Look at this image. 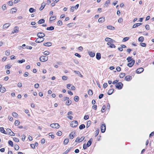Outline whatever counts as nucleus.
I'll return each mask as SVG.
<instances>
[{
	"instance_id": "a211bd4d",
	"label": "nucleus",
	"mask_w": 154,
	"mask_h": 154,
	"mask_svg": "<svg viewBox=\"0 0 154 154\" xmlns=\"http://www.w3.org/2000/svg\"><path fill=\"white\" fill-rule=\"evenodd\" d=\"M101 57V54L99 53H97L96 54V58L98 60H99L100 59Z\"/></svg>"
},
{
	"instance_id": "5fc2aeb1",
	"label": "nucleus",
	"mask_w": 154,
	"mask_h": 154,
	"mask_svg": "<svg viewBox=\"0 0 154 154\" xmlns=\"http://www.w3.org/2000/svg\"><path fill=\"white\" fill-rule=\"evenodd\" d=\"M50 54V52L48 51H45L44 52V54L46 55H48Z\"/></svg>"
},
{
	"instance_id": "c85d7f7f",
	"label": "nucleus",
	"mask_w": 154,
	"mask_h": 154,
	"mask_svg": "<svg viewBox=\"0 0 154 154\" xmlns=\"http://www.w3.org/2000/svg\"><path fill=\"white\" fill-rule=\"evenodd\" d=\"M144 40V38L143 36L140 37L138 39V40L140 42H143V41Z\"/></svg>"
},
{
	"instance_id": "dca6fc26",
	"label": "nucleus",
	"mask_w": 154,
	"mask_h": 154,
	"mask_svg": "<svg viewBox=\"0 0 154 154\" xmlns=\"http://www.w3.org/2000/svg\"><path fill=\"white\" fill-rule=\"evenodd\" d=\"M43 45L45 46L49 47L50 46L52 45V43L51 42H48L44 43Z\"/></svg>"
},
{
	"instance_id": "a19ab883",
	"label": "nucleus",
	"mask_w": 154,
	"mask_h": 154,
	"mask_svg": "<svg viewBox=\"0 0 154 154\" xmlns=\"http://www.w3.org/2000/svg\"><path fill=\"white\" fill-rule=\"evenodd\" d=\"M133 59L131 58V57H129L127 58V60L128 61V62H129L130 61H131Z\"/></svg>"
},
{
	"instance_id": "6e6552de",
	"label": "nucleus",
	"mask_w": 154,
	"mask_h": 154,
	"mask_svg": "<svg viewBox=\"0 0 154 154\" xmlns=\"http://www.w3.org/2000/svg\"><path fill=\"white\" fill-rule=\"evenodd\" d=\"M42 38H40V37H39L37 38V39L36 40L35 42L36 43H40L42 42L44 40V38H42V40H41Z\"/></svg>"
},
{
	"instance_id": "b1692460",
	"label": "nucleus",
	"mask_w": 154,
	"mask_h": 154,
	"mask_svg": "<svg viewBox=\"0 0 154 154\" xmlns=\"http://www.w3.org/2000/svg\"><path fill=\"white\" fill-rule=\"evenodd\" d=\"M54 29V27L53 26H51L49 27H47L46 29L48 30L52 31Z\"/></svg>"
},
{
	"instance_id": "f704fd0d",
	"label": "nucleus",
	"mask_w": 154,
	"mask_h": 154,
	"mask_svg": "<svg viewBox=\"0 0 154 154\" xmlns=\"http://www.w3.org/2000/svg\"><path fill=\"white\" fill-rule=\"evenodd\" d=\"M125 73H122L120 74L119 77L121 78H122L125 76Z\"/></svg>"
},
{
	"instance_id": "aec40b11",
	"label": "nucleus",
	"mask_w": 154,
	"mask_h": 154,
	"mask_svg": "<svg viewBox=\"0 0 154 154\" xmlns=\"http://www.w3.org/2000/svg\"><path fill=\"white\" fill-rule=\"evenodd\" d=\"M107 29H111L112 30H114L115 29V27L111 25H109L107 26Z\"/></svg>"
},
{
	"instance_id": "1a4fd4ad",
	"label": "nucleus",
	"mask_w": 154,
	"mask_h": 154,
	"mask_svg": "<svg viewBox=\"0 0 154 154\" xmlns=\"http://www.w3.org/2000/svg\"><path fill=\"white\" fill-rule=\"evenodd\" d=\"M135 62V60H133L131 63H129L128 64L127 66L129 67H131L134 65Z\"/></svg>"
},
{
	"instance_id": "4468645a",
	"label": "nucleus",
	"mask_w": 154,
	"mask_h": 154,
	"mask_svg": "<svg viewBox=\"0 0 154 154\" xmlns=\"http://www.w3.org/2000/svg\"><path fill=\"white\" fill-rule=\"evenodd\" d=\"M105 21V17H102L100 18L98 20V22L100 23H102L104 22Z\"/></svg>"
},
{
	"instance_id": "4d7b16f0",
	"label": "nucleus",
	"mask_w": 154,
	"mask_h": 154,
	"mask_svg": "<svg viewBox=\"0 0 154 154\" xmlns=\"http://www.w3.org/2000/svg\"><path fill=\"white\" fill-rule=\"evenodd\" d=\"M12 116L14 117H16L18 115L16 113L14 112L12 113Z\"/></svg>"
},
{
	"instance_id": "6ab92c4d",
	"label": "nucleus",
	"mask_w": 154,
	"mask_h": 154,
	"mask_svg": "<svg viewBox=\"0 0 154 154\" xmlns=\"http://www.w3.org/2000/svg\"><path fill=\"white\" fill-rule=\"evenodd\" d=\"M46 4L44 2H43L42 4L41 7L39 8V10L40 11H42L44 8Z\"/></svg>"
},
{
	"instance_id": "603ef678",
	"label": "nucleus",
	"mask_w": 154,
	"mask_h": 154,
	"mask_svg": "<svg viewBox=\"0 0 154 154\" xmlns=\"http://www.w3.org/2000/svg\"><path fill=\"white\" fill-rule=\"evenodd\" d=\"M99 129H97L96 131H95V137H97L98 135V134L99 133Z\"/></svg>"
},
{
	"instance_id": "e2e57ef3",
	"label": "nucleus",
	"mask_w": 154,
	"mask_h": 154,
	"mask_svg": "<svg viewBox=\"0 0 154 154\" xmlns=\"http://www.w3.org/2000/svg\"><path fill=\"white\" fill-rule=\"evenodd\" d=\"M75 142H81V141H80L79 138L77 137L75 140Z\"/></svg>"
},
{
	"instance_id": "49530a36",
	"label": "nucleus",
	"mask_w": 154,
	"mask_h": 154,
	"mask_svg": "<svg viewBox=\"0 0 154 154\" xmlns=\"http://www.w3.org/2000/svg\"><path fill=\"white\" fill-rule=\"evenodd\" d=\"M11 66H10L9 64H7L5 66V69H8L11 68Z\"/></svg>"
},
{
	"instance_id": "72a5a7b5",
	"label": "nucleus",
	"mask_w": 154,
	"mask_h": 154,
	"mask_svg": "<svg viewBox=\"0 0 154 154\" xmlns=\"http://www.w3.org/2000/svg\"><path fill=\"white\" fill-rule=\"evenodd\" d=\"M56 17L54 16L51 17L50 18V21L51 22V21L55 20L56 19Z\"/></svg>"
},
{
	"instance_id": "f8f14e48",
	"label": "nucleus",
	"mask_w": 154,
	"mask_h": 154,
	"mask_svg": "<svg viewBox=\"0 0 154 154\" xmlns=\"http://www.w3.org/2000/svg\"><path fill=\"white\" fill-rule=\"evenodd\" d=\"M132 79L131 76L130 75H127L125 78V79L126 81H129Z\"/></svg>"
},
{
	"instance_id": "338daca9",
	"label": "nucleus",
	"mask_w": 154,
	"mask_h": 154,
	"mask_svg": "<svg viewBox=\"0 0 154 154\" xmlns=\"http://www.w3.org/2000/svg\"><path fill=\"white\" fill-rule=\"evenodd\" d=\"M103 94H100L99 96V99H101L102 98H103Z\"/></svg>"
},
{
	"instance_id": "c03bdc74",
	"label": "nucleus",
	"mask_w": 154,
	"mask_h": 154,
	"mask_svg": "<svg viewBox=\"0 0 154 154\" xmlns=\"http://www.w3.org/2000/svg\"><path fill=\"white\" fill-rule=\"evenodd\" d=\"M53 133L51 132L48 135L49 136H51V138L52 139H54V136L52 134Z\"/></svg>"
},
{
	"instance_id": "052dcab7",
	"label": "nucleus",
	"mask_w": 154,
	"mask_h": 154,
	"mask_svg": "<svg viewBox=\"0 0 154 154\" xmlns=\"http://www.w3.org/2000/svg\"><path fill=\"white\" fill-rule=\"evenodd\" d=\"M2 9L3 10V11L5 10L6 8V5H4L2 7Z\"/></svg>"
},
{
	"instance_id": "37998d69",
	"label": "nucleus",
	"mask_w": 154,
	"mask_h": 154,
	"mask_svg": "<svg viewBox=\"0 0 154 154\" xmlns=\"http://www.w3.org/2000/svg\"><path fill=\"white\" fill-rule=\"evenodd\" d=\"M62 24V22L60 20H59L57 22V25L58 26H61Z\"/></svg>"
},
{
	"instance_id": "0e129e2a",
	"label": "nucleus",
	"mask_w": 154,
	"mask_h": 154,
	"mask_svg": "<svg viewBox=\"0 0 154 154\" xmlns=\"http://www.w3.org/2000/svg\"><path fill=\"white\" fill-rule=\"evenodd\" d=\"M21 136L22 137V139L23 141H24L25 140L26 136L24 135H23Z\"/></svg>"
},
{
	"instance_id": "a878e982",
	"label": "nucleus",
	"mask_w": 154,
	"mask_h": 154,
	"mask_svg": "<svg viewBox=\"0 0 154 154\" xmlns=\"http://www.w3.org/2000/svg\"><path fill=\"white\" fill-rule=\"evenodd\" d=\"M29 12L31 13H33L36 11V10L33 8H30L29 9Z\"/></svg>"
},
{
	"instance_id": "473e14b6",
	"label": "nucleus",
	"mask_w": 154,
	"mask_h": 154,
	"mask_svg": "<svg viewBox=\"0 0 154 154\" xmlns=\"http://www.w3.org/2000/svg\"><path fill=\"white\" fill-rule=\"evenodd\" d=\"M69 142V139H65L64 141L63 144L66 145Z\"/></svg>"
},
{
	"instance_id": "5701e85b",
	"label": "nucleus",
	"mask_w": 154,
	"mask_h": 154,
	"mask_svg": "<svg viewBox=\"0 0 154 154\" xmlns=\"http://www.w3.org/2000/svg\"><path fill=\"white\" fill-rule=\"evenodd\" d=\"M114 91V89H109L108 91L107 94L109 95H110L113 93Z\"/></svg>"
},
{
	"instance_id": "0eeeda50",
	"label": "nucleus",
	"mask_w": 154,
	"mask_h": 154,
	"mask_svg": "<svg viewBox=\"0 0 154 154\" xmlns=\"http://www.w3.org/2000/svg\"><path fill=\"white\" fill-rule=\"evenodd\" d=\"M37 36L40 38H43V37L45 36V34L43 32H38L37 34Z\"/></svg>"
},
{
	"instance_id": "f03ea898",
	"label": "nucleus",
	"mask_w": 154,
	"mask_h": 154,
	"mask_svg": "<svg viewBox=\"0 0 154 154\" xmlns=\"http://www.w3.org/2000/svg\"><path fill=\"white\" fill-rule=\"evenodd\" d=\"M40 61L44 62L48 60V57L46 56H42L39 58Z\"/></svg>"
},
{
	"instance_id": "09e8293b",
	"label": "nucleus",
	"mask_w": 154,
	"mask_h": 154,
	"mask_svg": "<svg viewBox=\"0 0 154 154\" xmlns=\"http://www.w3.org/2000/svg\"><path fill=\"white\" fill-rule=\"evenodd\" d=\"M57 134L59 136H60L62 134V132L60 131H58L57 133Z\"/></svg>"
},
{
	"instance_id": "69168bd1",
	"label": "nucleus",
	"mask_w": 154,
	"mask_h": 154,
	"mask_svg": "<svg viewBox=\"0 0 154 154\" xmlns=\"http://www.w3.org/2000/svg\"><path fill=\"white\" fill-rule=\"evenodd\" d=\"M145 28L147 30H149L150 29L149 26V25H146L145 26Z\"/></svg>"
},
{
	"instance_id": "c9c22d12",
	"label": "nucleus",
	"mask_w": 154,
	"mask_h": 154,
	"mask_svg": "<svg viewBox=\"0 0 154 154\" xmlns=\"http://www.w3.org/2000/svg\"><path fill=\"white\" fill-rule=\"evenodd\" d=\"M72 103V101L71 100H68L66 102V104L67 105H69Z\"/></svg>"
},
{
	"instance_id": "f3484780",
	"label": "nucleus",
	"mask_w": 154,
	"mask_h": 154,
	"mask_svg": "<svg viewBox=\"0 0 154 154\" xmlns=\"http://www.w3.org/2000/svg\"><path fill=\"white\" fill-rule=\"evenodd\" d=\"M142 23H137L134 24L132 26V28H133L138 27V26L140 25H142Z\"/></svg>"
},
{
	"instance_id": "393cba45",
	"label": "nucleus",
	"mask_w": 154,
	"mask_h": 154,
	"mask_svg": "<svg viewBox=\"0 0 154 154\" xmlns=\"http://www.w3.org/2000/svg\"><path fill=\"white\" fill-rule=\"evenodd\" d=\"M89 55L91 57H93L95 55V53L94 52L92 51L89 52Z\"/></svg>"
},
{
	"instance_id": "20e7f679",
	"label": "nucleus",
	"mask_w": 154,
	"mask_h": 154,
	"mask_svg": "<svg viewBox=\"0 0 154 154\" xmlns=\"http://www.w3.org/2000/svg\"><path fill=\"white\" fill-rule=\"evenodd\" d=\"M78 125V122L77 121H72L70 124V126L73 127H76Z\"/></svg>"
},
{
	"instance_id": "e433bc0d",
	"label": "nucleus",
	"mask_w": 154,
	"mask_h": 154,
	"mask_svg": "<svg viewBox=\"0 0 154 154\" xmlns=\"http://www.w3.org/2000/svg\"><path fill=\"white\" fill-rule=\"evenodd\" d=\"M91 121H88L87 122V125H86V127L87 128H88L90 125H91Z\"/></svg>"
},
{
	"instance_id": "bb28decb",
	"label": "nucleus",
	"mask_w": 154,
	"mask_h": 154,
	"mask_svg": "<svg viewBox=\"0 0 154 154\" xmlns=\"http://www.w3.org/2000/svg\"><path fill=\"white\" fill-rule=\"evenodd\" d=\"M74 99L75 101L77 102L79 100V97L78 96H75L74 97Z\"/></svg>"
},
{
	"instance_id": "9b49d317",
	"label": "nucleus",
	"mask_w": 154,
	"mask_h": 154,
	"mask_svg": "<svg viewBox=\"0 0 154 154\" xmlns=\"http://www.w3.org/2000/svg\"><path fill=\"white\" fill-rule=\"evenodd\" d=\"M144 70V69L142 68H140L136 70V73L138 74L141 73L143 72Z\"/></svg>"
},
{
	"instance_id": "3c124183",
	"label": "nucleus",
	"mask_w": 154,
	"mask_h": 154,
	"mask_svg": "<svg viewBox=\"0 0 154 154\" xmlns=\"http://www.w3.org/2000/svg\"><path fill=\"white\" fill-rule=\"evenodd\" d=\"M129 38V37H126L124 38L123 39V42H126L127 41H128Z\"/></svg>"
},
{
	"instance_id": "774afa93",
	"label": "nucleus",
	"mask_w": 154,
	"mask_h": 154,
	"mask_svg": "<svg viewBox=\"0 0 154 154\" xmlns=\"http://www.w3.org/2000/svg\"><path fill=\"white\" fill-rule=\"evenodd\" d=\"M70 149L67 150L65 152H63L62 154H67V153L69 151Z\"/></svg>"
},
{
	"instance_id": "39448f33",
	"label": "nucleus",
	"mask_w": 154,
	"mask_h": 154,
	"mask_svg": "<svg viewBox=\"0 0 154 154\" xmlns=\"http://www.w3.org/2000/svg\"><path fill=\"white\" fill-rule=\"evenodd\" d=\"M6 131L8 132V134L9 135L11 136H14L15 135V134L13 132H12L10 129H7Z\"/></svg>"
},
{
	"instance_id": "8fccbe9b",
	"label": "nucleus",
	"mask_w": 154,
	"mask_h": 154,
	"mask_svg": "<svg viewBox=\"0 0 154 154\" xmlns=\"http://www.w3.org/2000/svg\"><path fill=\"white\" fill-rule=\"evenodd\" d=\"M13 140L15 142H18L19 141V139H18L17 138L15 137H14Z\"/></svg>"
},
{
	"instance_id": "cd10ccee",
	"label": "nucleus",
	"mask_w": 154,
	"mask_h": 154,
	"mask_svg": "<svg viewBox=\"0 0 154 154\" xmlns=\"http://www.w3.org/2000/svg\"><path fill=\"white\" fill-rule=\"evenodd\" d=\"M5 88L4 87H2L0 88V91L2 93H4L5 91Z\"/></svg>"
},
{
	"instance_id": "680f3d73",
	"label": "nucleus",
	"mask_w": 154,
	"mask_h": 154,
	"mask_svg": "<svg viewBox=\"0 0 154 154\" xmlns=\"http://www.w3.org/2000/svg\"><path fill=\"white\" fill-rule=\"evenodd\" d=\"M67 77L66 76H63L62 77V79L64 80H66L67 79Z\"/></svg>"
},
{
	"instance_id": "4be33fe9",
	"label": "nucleus",
	"mask_w": 154,
	"mask_h": 154,
	"mask_svg": "<svg viewBox=\"0 0 154 154\" xmlns=\"http://www.w3.org/2000/svg\"><path fill=\"white\" fill-rule=\"evenodd\" d=\"M10 24L9 23H7L4 24L3 26V29H5L8 27Z\"/></svg>"
},
{
	"instance_id": "412c9836",
	"label": "nucleus",
	"mask_w": 154,
	"mask_h": 154,
	"mask_svg": "<svg viewBox=\"0 0 154 154\" xmlns=\"http://www.w3.org/2000/svg\"><path fill=\"white\" fill-rule=\"evenodd\" d=\"M0 131L2 133H3L5 134H7V133L6 132L3 127H0Z\"/></svg>"
},
{
	"instance_id": "7ed1b4c3",
	"label": "nucleus",
	"mask_w": 154,
	"mask_h": 154,
	"mask_svg": "<svg viewBox=\"0 0 154 154\" xmlns=\"http://www.w3.org/2000/svg\"><path fill=\"white\" fill-rule=\"evenodd\" d=\"M50 126L52 128L58 129L59 128L60 125L58 123H55L51 124Z\"/></svg>"
},
{
	"instance_id": "423d86ee",
	"label": "nucleus",
	"mask_w": 154,
	"mask_h": 154,
	"mask_svg": "<svg viewBox=\"0 0 154 154\" xmlns=\"http://www.w3.org/2000/svg\"><path fill=\"white\" fill-rule=\"evenodd\" d=\"M106 126L105 124H103L101 126V131L102 133H104L106 130Z\"/></svg>"
},
{
	"instance_id": "2eb2a0df",
	"label": "nucleus",
	"mask_w": 154,
	"mask_h": 154,
	"mask_svg": "<svg viewBox=\"0 0 154 154\" xmlns=\"http://www.w3.org/2000/svg\"><path fill=\"white\" fill-rule=\"evenodd\" d=\"M75 135V132H74V133H73V132H71L69 135V138L71 139H72Z\"/></svg>"
},
{
	"instance_id": "13d9d810",
	"label": "nucleus",
	"mask_w": 154,
	"mask_h": 154,
	"mask_svg": "<svg viewBox=\"0 0 154 154\" xmlns=\"http://www.w3.org/2000/svg\"><path fill=\"white\" fill-rule=\"evenodd\" d=\"M8 4L10 6H11L13 5V3L12 1H9L8 3Z\"/></svg>"
},
{
	"instance_id": "6e6d98bb",
	"label": "nucleus",
	"mask_w": 154,
	"mask_h": 154,
	"mask_svg": "<svg viewBox=\"0 0 154 154\" xmlns=\"http://www.w3.org/2000/svg\"><path fill=\"white\" fill-rule=\"evenodd\" d=\"M140 45L143 47H145L146 46V44L145 43L141 42L140 43Z\"/></svg>"
},
{
	"instance_id": "4c0bfd02",
	"label": "nucleus",
	"mask_w": 154,
	"mask_h": 154,
	"mask_svg": "<svg viewBox=\"0 0 154 154\" xmlns=\"http://www.w3.org/2000/svg\"><path fill=\"white\" fill-rule=\"evenodd\" d=\"M14 149L16 150H18L19 149V146L17 144L14 145Z\"/></svg>"
},
{
	"instance_id": "c756f323",
	"label": "nucleus",
	"mask_w": 154,
	"mask_h": 154,
	"mask_svg": "<svg viewBox=\"0 0 154 154\" xmlns=\"http://www.w3.org/2000/svg\"><path fill=\"white\" fill-rule=\"evenodd\" d=\"M45 20L43 19H41L38 22V23L39 24H41L45 22Z\"/></svg>"
},
{
	"instance_id": "bf43d9fd",
	"label": "nucleus",
	"mask_w": 154,
	"mask_h": 154,
	"mask_svg": "<svg viewBox=\"0 0 154 154\" xmlns=\"http://www.w3.org/2000/svg\"><path fill=\"white\" fill-rule=\"evenodd\" d=\"M111 38H109L106 37L105 38V40L106 42H109V41H110V40H111Z\"/></svg>"
},
{
	"instance_id": "864d4df0",
	"label": "nucleus",
	"mask_w": 154,
	"mask_h": 154,
	"mask_svg": "<svg viewBox=\"0 0 154 154\" xmlns=\"http://www.w3.org/2000/svg\"><path fill=\"white\" fill-rule=\"evenodd\" d=\"M106 108V106L105 105H103L102 107L101 111L102 112H104V110Z\"/></svg>"
},
{
	"instance_id": "79ce46f5",
	"label": "nucleus",
	"mask_w": 154,
	"mask_h": 154,
	"mask_svg": "<svg viewBox=\"0 0 154 154\" xmlns=\"http://www.w3.org/2000/svg\"><path fill=\"white\" fill-rule=\"evenodd\" d=\"M8 143L9 145H10L12 147L13 146V142L11 140H9L8 141Z\"/></svg>"
},
{
	"instance_id": "ddd939ff",
	"label": "nucleus",
	"mask_w": 154,
	"mask_h": 154,
	"mask_svg": "<svg viewBox=\"0 0 154 154\" xmlns=\"http://www.w3.org/2000/svg\"><path fill=\"white\" fill-rule=\"evenodd\" d=\"M93 141V139L92 138H91L88 141L87 144V147H89L91 145L92 142Z\"/></svg>"
},
{
	"instance_id": "de8ad7c7",
	"label": "nucleus",
	"mask_w": 154,
	"mask_h": 154,
	"mask_svg": "<svg viewBox=\"0 0 154 154\" xmlns=\"http://www.w3.org/2000/svg\"><path fill=\"white\" fill-rule=\"evenodd\" d=\"M12 13H13L14 12H15L17 11V9L16 8H13L11 9Z\"/></svg>"
},
{
	"instance_id": "58836bf2",
	"label": "nucleus",
	"mask_w": 154,
	"mask_h": 154,
	"mask_svg": "<svg viewBox=\"0 0 154 154\" xmlns=\"http://www.w3.org/2000/svg\"><path fill=\"white\" fill-rule=\"evenodd\" d=\"M88 94L89 95H92L93 94L92 91L91 89H89L88 91Z\"/></svg>"
},
{
	"instance_id": "ea45409f",
	"label": "nucleus",
	"mask_w": 154,
	"mask_h": 154,
	"mask_svg": "<svg viewBox=\"0 0 154 154\" xmlns=\"http://www.w3.org/2000/svg\"><path fill=\"white\" fill-rule=\"evenodd\" d=\"M15 125L16 126H18L20 124V122L18 120H16L14 122Z\"/></svg>"
},
{
	"instance_id": "a18cd8bd",
	"label": "nucleus",
	"mask_w": 154,
	"mask_h": 154,
	"mask_svg": "<svg viewBox=\"0 0 154 154\" xmlns=\"http://www.w3.org/2000/svg\"><path fill=\"white\" fill-rule=\"evenodd\" d=\"M25 62V60L24 59H23L21 60H18L17 61L18 63H22Z\"/></svg>"
},
{
	"instance_id": "f257e3e1",
	"label": "nucleus",
	"mask_w": 154,
	"mask_h": 154,
	"mask_svg": "<svg viewBox=\"0 0 154 154\" xmlns=\"http://www.w3.org/2000/svg\"><path fill=\"white\" fill-rule=\"evenodd\" d=\"M123 86V84L121 82L117 83L115 85V86L116 88L119 89H122Z\"/></svg>"
},
{
	"instance_id": "7c9ffc66",
	"label": "nucleus",
	"mask_w": 154,
	"mask_h": 154,
	"mask_svg": "<svg viewBox=\"0 0 154 154\" xmlns=\"http://www.w3.org/2000/svg\"><path fill=\"white\" fill-rule=\"evenodd\" d=\"M75 24V23H69L67 25V26L69 27H71V26H74Z\"/></svg>"
},
{
	"instance_id": "2f4dec72",
	"label": "nucleus",
	"mask_w": 154,
	"mask_h": 154,
	"mask_svg": "<svg viewBox=\"0 0 154 154\" xmlns=\"http://www.w3.org/2000/svg\"><path fill=\"white\" fill-rule=\"evenodd\" d=\"M85 127V125L84 124H82L81 125H80L79 126V128L80 130L84 128Z\"/></svg>"
},
{
	"instance_id": "9d476101",
	"label": "nucleus",
	"mask_w": 154,
	"mask_h": 154,
	"mask_svg": "<svg viewBox=\"0 0 154 154\" xmlns=\"http://www.w3.org/2000/svg\"><path fill=\"white\" fill-rule=\"evenodd\" d=\"M19 28L18 26H15L14 28V30L12 32V33H17L18 31Z\"/></svg>"
}]
</instances>
